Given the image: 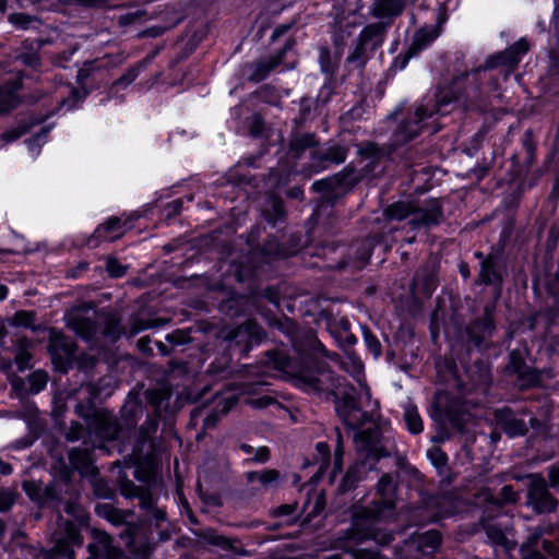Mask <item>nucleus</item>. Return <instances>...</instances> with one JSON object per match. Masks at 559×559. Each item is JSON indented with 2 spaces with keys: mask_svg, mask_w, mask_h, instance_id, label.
<instances>
[{
  "mask_svg": "<svg viewBox=\"0 0 559 559\" xmlns=\"http://www.w3.org/2000/svg\"><path fill=\"white\" fill-rule=\"evenodd\" d=\"M150 403L159 411L164 403L170 399L171 392L167 388L148 390L146 392Z\"/></svg>",
  "mask_w": 559,
  "mask_h": 559,
  "instance_id": "nucleus-36",
  "label": "nucleus"
},
{
  "mask_svg": "<svg viewBox=\"0 0 559 559\" xmlns=\"http://www.w3.org/2000/svg\"><path fill=\"white\" fill-rule=\"evenodd\" d=\"M486 535L490 539L491 543L496 545L507 546L508 539L506 537L504 532L493 524H488L485 527Z\"/></svg>",
  "mask_w": 559,
  "mask_h": 559,
  "instance_id": "nucleus-39",
  "label": "nucleus"
},
{
  "mask_svg": "<svg viewBox=\"0 0 559 559\" xmlns=\"http://www.w3.org/2000/svg\"><path fill=\"white\" fill-rule=\"evenodd\" d=\"M421 550H435L441 543V535L438 531L431 530L419 535L416 540Z\"/></svg>",
  "mask_w": 559,
  "mask_h": 559,
  "instance_id": "nucleus-30",
  "label": "nucleus"
},
{
  "mask_svg": "<svg viewBox=\"0 0 559 559\" xmlns=\"http://www.w3.org/2000/svg\"><path fill=\"white\" fill-rule=\"evenodd\" d=\"M11 385H12V389L13 391L19 395V396H24L26 393H28V389L26 390L25 386H24V381L23 379L19 378V377H14L12 380H11Z\"/></svg>",
  "mask_w": 559,
  "mask_h": 559,
  "instance_id": "nucleus-51",
  "label": "nucleus"
},
{
  "mask_svg": "<svg viewBox=\"0 0 559 559\" xmlns=\"http://www.w3.org/2000/svg\"><path fill=\"white\" fill-rule=\"evenodd\" d=\"M495 330L493 321L491 316L486 312L483 319L474 321L467 328V334L469 338L477 345H481V343L492 334Z\"/></svg>",
  "mask_w": 559,
  "mask_h": 559,
  "instance_id": "nucleus-17",
  "label": "nucleus"
},
{
  "mask_svg": "<svg viewBox=\"0 0 559 559\" xmlns=\"http://www.w3.org/2000/svg\"><path fill=\"white\" fill-rule=\"evenodd\" d=\"M17 90V83L8 88L0 90V111H7L15 107L17 104V97L14 95V93Z\"/></svg>",
  "mask_w": 559,
  "mask_h": 559,
  "instance_id": "nucleus-32",
  "label": "nucleus"
},
{
  "mask_svg": "<svg viewBox=\"0 0 559 559\" xmlns=\"http://www.w3.org/2000/svg\"><path fill=\"white\" fill-rule=\"evenodd\" d=\"M269 205H270V209H266L265 211L266 212L272 211L273 214L269 215L266 218L271 223L274 224L277 218H280V217H282L284 215L283 203H282V201L280 199L271 197L269 199Z\"/></svg>",
  "mask_w": 559,
  "mask_h": 559,
  "instance_id": "nucleus-41",
  "label": "nucleus"
},
{
  "mask_svg": "<svg viewBox=\"0 0 559 559\" xmlns=\"http://www.w3.org/2000/svg\"><path fill=\"white\" fill-rule=\"evenodd\" d=\"M266 357H267V360L265 362L276 369L283 370L288 365L286 356L283 355L282 353L267 352Z\"/></svg>",
  "mask_w": 559,
  "mask_h": 559,
  "instance_id": "nucleus-43",
  "label": "nucleus"
},
{
  "mask_svg": "<svg viewBox=\"0 0 559 559\" xmlns=\"http://www.w3.org/2000/svg\"><path fill=\"white\" fill-rule=\"evenodd\" d=\"M479 277L486 284H491L499 278L498 274L496 273L493 261L491 258H488L483 261Z\"/></svg>",
  "mask_w": 559,
  "mask_h": 559,
  "instance_id": "nucleus-37",
  "label": "nucleus"
},
{
  "mask_svg": "<svg viewBox=\"0 0 559 559\" xmlns=\"http://www.w3.org/2000/svg\"><path fill=\"white\" fill-rule=\"evenodd\" d=\"M510 368L525 384H534L538 380L537 374L525 365L518 352L510 354Z\"/></svg>",
  "mask_w": 559,
  "mask_h": 559,
  "instance_id": "nucleus-24",
  "label": "nucleus"
},
{
  "mask_svg": "<svg viewBox=\"0 0 559 559\" xmlns=\"http://www.w3.org/2000/svg\"><path fill=\"white\" fill-rule=\"evenodd\" d=\"M548 532L547 528L537 526L530 531L526 542L521 546V552L523 554V548H526V554L531 551H535L533 547L538 543L540 537Z\"/></svg>",
  "mask_w": 559,
  "mask_h": 559,
  "instance_id": "nucleus-38",
  "label": "nucleus"
},
{
  "mask_svg": "<svg viewBox=\"0 0 559 559\" xmlns=\"http://www.w3.org/2000/svg\"><path fill=\"white\" fill-rule=\"evenodd\" d=\"M497 419L500 428L512 438L524 436L528 431L526 423L508 408L499 411Z\"/></svg>",
  "mask_w": 559,
  "mask_h": 559,
  "instance_id": "nucleus-12",
  "label": "nucleus"
},
{
  "mask_svg": "<svg viewBox=\"0 0 559 559\" xmlns=\"http://www.w3.org/2000/svg\"><path fill=\"white\" fill-rule=\"evenodd\" d=\"M500 497L504 503H513L519 499L518 492L510 485H506L501 488Z\"/></svg>",
  "mask_w": 559,
  "mask_h": 559,
  "instance_id": "nucleus-48",
  "label": "nucleus"
},
{
  "mask_svg": "<svg viewBox=\"0 0 559 559\" xmlns=\"http://www.w3.org/2000/svg\"><path fill=\"white\" fill-rule=\"evenodd\" d=\"M158 427V415L147 416L143 425L139 429V442H146L156 431Z\"/></svg>",
  "mask_w": 559,
  "mask_h": 559,
  "instance_id": "nucleus-33",
  "label": "nucleus"
},
{
  "mask_svg": "<svg viewBox=\"0 0 559 559\" xmlns=\"http://www.w3.org/2000/svg\"><path fill=\"white\" fill-rule=\"evenodd\" d=\"M247 404L252 408L261 409L266 408L271 405L278 404L276 399L270 394H263L260 396H252L247 400Z\"/></svg>",
  "mask_w": 559,
  "mask_h": 559,
  "instance_id": "nucleus-40",
  "label": "nucleus"
},
{
  "mask_svg": "<svg viewBox=\"0 0 559 559\" xmlns=\"http://www.w3.org/2000/svg\"><path fill=\"white\" fill-rule=\"evenodd\" d=\"M13 504V499L9 493H0V512L8 511Z\"/></svg>",
  "mask_w": 559,
  "mask_h": 559,
  "instance_id": "nucleus-55",
  "label": "nucleus"
},
{
  "mask_svg": "<svg viewBox=\"0 0 559 559\" xmlns=\"http://www.w3.org/2000/svg\"><path fill=\"white\" fill-rule=\"evenodd\" d=\"M12 321L15 325L32 328L35 321V313L32 311H17Z\"/></svg>",
  "mask_w": 559,
  "mask_h": 559,
  "instance_id": "nucleus-42",
  "label": "nucleus"
},
{
  "mask_svg": "<svg viewBox=\"0 0 559 559\" xmlns=\"http://www.w3.org/2000/svg\"><path fill=\"white\" fill-rule=\"evenodd\" d=\"M141 507L143 509H154L153 508V498L150 493H144L141 496Z\"/></svg>",
  "mask_w": 559,
  "mask_h": 559,
  "instance_id": "nucleus-63",
  "label": "nucleus"
},
{
  "mask_svg": "<svg viewBox=\"0 0 559 559\" xmlns=\"http://www.w3.org/2000/svg\"><path fill=\"white\" fill-rule=\"evenodd\" d=\"M83 428L80 424H73L67 435L68 440L76 441L81 438Z\"/></svg>",
  "mask_w": 559,
  "mask_h": 559,
  "instance_id": "nucleus-54",
  "label": "nucleus"
},
{
  "mask_svg": "<svg viewBox=\"0 0 559 559\" xmlns=\"http://www.w3.org/2000/svg\"><path fill=\"white\" fill-rule=\"evenodd\" d=\"M295 510L293 504H283L275 510V514L280 516L290 515Z\"/></svg>",
  "mask_w": 559,
  "mask_h": 559,
  "instance_id": "nucleus-60",
  "label": "nucleus"
},
{
  "mask_svg": "<svg viewBox=\"0 0 559 559\" xmlns=\"http://www.w3.org/2000/svg\"><path fill=\"white\" fill-rule=\"evenodd\" d=\"M281 474L276 469H264L262 472L247 473V480L249 483L259 481L264 489L275 488L281 483Z\"/></svg>",
  "mask_w": 559,
  "mask_h": 559,
  "instance_id": "nucleus-25",
  "label": "nucleus"
},
{
  "mask_svg": "<svg viewBox=\"0 0 559 559\" xmlns=\"http://www.w3.org/2000/svg\"><path fill=\"white\" fill-rule=\"evenodd\" d=\"M150 328V324L146 323V322H143L142 320H134L131 325H130V330H129V336L132 337L134 335H136L138 333H140L141 331L145 330Z\"/></svg>",
  "mask_w": 559,
  "mask_h": 559,
  "instance_id": "nucleus-52",
  "label": "nucleus"
},
{
  "mask_svg": "<svg viewBox=\"0 0 559 559\" xmlns=\"http://www.w3.org/2000/svg\"><path fill=\"white\" fill-rule=\"evenodd\" d=\"M49 350L52 358H69L74 354L75 345L62 334L52 333L49 338Z\"/></svg>",
  "mask_w": 559,
  "mask_h": 559,
  "instance_id": "nucleus-19",
  "label": "nucleus"
},
{
  "mask_svg": "<svg viewBox=\"0 0 559 559\" xmlns=\"http://www.w3.org/2000/svg\"><path fill=\"white\" fill-rule=\"evenodd\" d=\"M384 216L390 221L408 218L412 229L431 228L443 221L442 206L439 200H430L424 205H418L409 200L396 201L384 210Z\"/></svg>",
  "mask_w": 559,
  "mask_h": 559,
  "instance_id": "nucleus-2",
  "label": "nucleus"
},
{
  "mask_svg": "<svg viewBox=\"0 0 559 559\" xmlns=\"http://www.w3.org/2000/svg\"><path fill=\"white\" fill-rule=\"evenodd\" d=\"M92 559H121L122 551L112 545L111 537L98 530L93 531V543L87 546Z\"/></svg>",
  "mask_w": 559,
  "mask_h": 559,
  "instance_id": "nucleus-9",
  "label": "nucleus"
},
{
  "mask_svg": "<svg viewBox=\"0 0 559 559\" xmlns=\"http://www.w3.org/2000/svg\"><path fill=\"white\" fill-rule=\"evenodd\" d=\"M69 460L73 468L86 475L94 472L91 453L87 449L73 448L69 451Z\"/></svg>",
  "mask_w": 559,
  "mask_h": 559,
  "instance_id": "nucleus-23",
  "label": "nucleus"
},
{
  "mask_svg": "<svg viewBox=\"0 0 559 559\" xmlns=\"http://www.w3.org/2000/svg\"><path fill=\"white\" fill-rule=\"evenodd\" d=\"M68 325L84 340H91L97 331L95 322L81 314L70 316L68 319Z\"/></svg>",
  "mask_w": 559,
  "mask_h": 559,
  "instance_id": "nucleus-20",
  "label": "nucleus"
},
{
  "mask_svg": "<svg viewBox=\"0 0 559 559\" xmlns=\"http://www.w3.org/2000/svg\"><path fill=\"white\" fill-rule=\"evenodd\" d=\"M543 547L546 552L552 556L555 559H559V548H557L551 542L544 540Z\"/></svg>",
  "mask_w": 559,
  "mask_h": 559,
  "instance_id": "nucleus-57",
  "label": "nucleus"
},
{
  "mask_svg": "<svg viewBox=\"0 0 559 559\" xmlns=\"http://www.w3.org/2000/svg\"><path fill=\"white\" fill-rule=\"evenodd\" d=\"M88 425L91 429L106 440H115L120 430L117 420L112 416L103 413L94 414Z\"/></svg>",
  "mask_w": 559,
  "mask_h": 559,
  "instance_id": "nucleus-11",
  "label": "nucleus"
},
{
  "mask_svg": "<svg viewBox=\"0 0 559 559\" xmlns=\"http://www.w3.org/2000/svg\"><path fill=\"white\" fill-rule=\"evenodd\" d=\"M98 323L104 325L102 333L110 341H116L120 337L122 328L120 325V319L115 314H99Z\"/></svg>",
  "mask_w": 559,
  "mask_h": 559,
  "instance_id": "nucleus-26",
  "label": "nucleus"
},
{
  "mask_svg": "<svg viewBox=\"0 0 559 559\" xmlns=\"http://www.w3.org/2000/svg\"><path fill=\"white\" fill-rule=\"evenodd\" d=\"M523 559H547L546 557H544L540 552L538 551H531V552H527L526 554V548L524 547L523 548Z\"/></svg>",
  "mask_w": 559,
  "mask_h": 559,
  "instance_id": "nucleus-64",
  "label": "nucleus"
},
{
  "mask_svg": "<svg viewBox=\"0 0 559 559\" xmlns=\"http://www.w3.org/2000/svg\"><path fill=\"white\" fill-rule=\"evenodd\" d=\"M450 100L445 99L442 92L435 96H426L419 105L416 106L414 119L404 121L394 133V143L403 144L418 135L425 126V121L433 118L436 115L443 116L449 112L447 107Z\"/></svg>",
  "mask_w": 559,
  "mask_h": 559,
  "instance_id": "nucleus-3",
  "label": "nucleus"
},
{
  "mask_svg": "<svg viewBox=\"0 0 559 559\" xmlns=\"http://www.w3.org/2000/svg\"><path fill=\"white\" fill-rule=\"evenodd\" d=\"M317 451L323 459H328L330 455V447L325 442H319L316 445Z\"/></svg>",
  "mask_w": 559,
  "mask_h": 559,
  "instance_id": "nucleus-61",
  "label": "nucleus"
},
{
  "mask_svg": "<svg viewBox=\"0 0 559 559\" xmlns=\"http://www.w3.org/2000/svg\"><path fill=\"white\" fill-rule=\"evenodd\" d=\"M342 368L346 371H349V366L352 368V371L356 374V376H360L361 372H362V362L354 357V356H349L347 360L345 361H342Z\"/></svg>",
  "mask_w": 559,
  "mask_h": 559,
  "instance_id": "nucleus-47",
  "label": "nucleus"
},
{
  "mask_svg": "<svg viewBox=\"0 0 559 559\" xmlns=\"http://www.w3.org/2000/svg\"><path fill=\"white\" fill-rule=\"evenodd\" d=\"M404 420L406 423L407 429L412 433H419L423 431V420L417 408L413 405L405 406L404 409Z\"/></svg>",
  "mask_w": 559,
  "mask_h": 559,
  "instance_id": "nucleus-28",
  "label": "nucleus"
},
{
  "mask_svg": "<svg viewBox=\"0 0 559 559\" xmlns=\"http://www.w3.org/2000/svg\"><path fill=\"white\" fill-rule=\"evenodd\" d=\"M262 337V329L251 320L223 332V338L225 341L235 342L237 345L243 344L246 348L253 343H259Z\"/></svg>",
  "mask_w": 559,
  "mask_h": 559,
  "instance_id": "nucleus-8",
  "label": "nucleus"
},
{
  "mask_svg": "<svg viewBox=\"0 0 559 559\" xmlns=\"http://www.w3.org/2000/svg\"><path fill=\"white\" fill-rule=\"evenodd\" d=\"M346 177H324L313 183V189L322 192L326 201H333L346 192L344 179Z\"/></svg>",
  "mask_w": 559,
  "mask_h": 559,
  "instance_id": "nucleus-16",
  "label": "nucleus"
},
{
  "mask_svg": "<svg viewBox=\"0 0 559 559\" xmlns=\"http://www.w3.org/2000/svg\"><path fill=\"white\" fill-rule=\"evenodd\" d=\"M297 385L307 392H332L335 395L336 413L350 429L358 428L370 421L371 417L362 412L350 392L340 391V379L325 366H319L316 371L305 370L296 379Z\"/></svg>",
  "mask_w": 559,
  "mask_h": 559,
  "instance_id": "nucleus-1",
  "label": "nucleus"
},
{
  "mask_svg": "<svg viewBox=\"0 0 559 559\" xmlns=\"http://www.w3.org/2000/svg\"><path fill=\"white\" fill-rule=\"evenodd\" d=\"M396 481L391 474H383L377 484L379 501L364 510L365 516L371 520H386L395 508Z\"/></svg>",
  "mask_w": 559,
  "mask_h": 559,
  "instance_id": "nucleus-4",
  "label": "nucleus"
},
{
  "mask_svg": "<svg viewBox=\"0 0 559 559\" xmlns=\"http://www.w3.org/2000/svg\"><path fill=\"white\" fill-rule=\"evenodd\" d=\"M29 346L31 342L26 338H21L19 341V347L15 354V362L20 371H24L29 367V361L32 359V354L28 350Z\"/></svg>",
  "mask_w": 559,
  "mask_h": 559,
  "instance_id": "nucleus-29",
  "label": "nucleus"
},
{
  "mask_svg": "<svg viewBox=\"0 0 559 559\" xmlns=\"http://www.w3.org/2000/svg\"><path fill=\"white\" fill-rule=\"evenodd\" d=\"M440 34V31L437 26H426V27H423L420 28L416 34H415V37H414V40H413V44H412V47L409 48V50L406 52V55L400 59V58H396L394 60V63H393V67L399 69V70H403L408 60L415 56L419 50L426 48L431 41H433Z\"/></svg>",
  "mask_w": 559,
  "mask_h": 559,
  "instance_id": "nucleus-10",
  "label": "nucleus"
},
{
  "mask_svg": "<svg viewBox=\"0 0 559 559\" xmlns=\"http://www.w3.org/2000/svg\"><path fill=\"white\" fill-rule=\"evenodd\" d=\"M336 447L334 451V456H343L344 448H343V438L341 431L336 428Z\"/></svg>",
  "mask_w": 559,
  "mask_h": 559,
  "instance_id": "nucleus-59",
  "label": "nucleus"
},
{
  "mask_svg": "<svg viewBox=\"0 0 559 559\" xmlns=\"http://www.w3.org/2000/svg\"><path fill=\"white\" fill-rule=\"evenodd\" d=\"M10 21L14 24L20 25L21 27H25L26 24L28 23L27 17L23 14L11 15Z\"/></svg>",
  "mask_w": 559,
  "mask_h": 559,
  "instance_id": "nucleus-62",
  "label": "nucleus"
},
{
  "mask_svg": "<svg viewBox=\"0 0 559 559\" xmlns=\"http://www.w3.org/2000/svg\"><path fill=\"white\" fill-rule=\"evenodd\" d=\"M364 340L370 353H372L374 357H379L381 355V344L378 338L368 330H365Z\"/></svg>",
  "mask_w": 559,
  "mask_h": 559,
  "instance_id": "nucleus-44",
  "label": "nucleus"
},
{
  "mask_svg": "<svg viewBox=\"0 0 559 559\" xmlns=\"http://www.w3.org/2000/svg\"><path fill=\"white\" fill-rule=\"evenodd\" d=\"M372 468L373 466H368L365 461L355 463L348 468L342 478L338 485V491L344 493L354 489L357 484L367 476L368 471H371Z\"/></svg>",
  "mask_w": 559,
  "mask_h": 559,
  "instance_id": "nucleus-15",
  "label": "nucleus"
},
{
  "mask_svg": "<svg viewBox=\"0 0 559 559\" xmlns=\"http://www.w3.org/2000/svg\"><path fill=\"white\" fill-rule=\"evenodd\" d=\"M239 449L247 455L246 461L252 463H265L270 460V450L267 447L253 448L247 443H240Z\"/></svg>",
  "mask_w": 559,
  "mask_h": 559,
  "instance_id": "nucleus-27",
  "label": "nucleus"
},
{
  "mask_svg": "<svg viewBox=\"0 0 559 559\" xmlns=\"http://www.w3.org/2000/svg\"><path fill=\"white\" fill-rule=\"evenodd\" d=\"M527 498L530 506L538 513L556 510L557 500L549 493L546 481L540 476H532Z\"/></svg>",
  "mask_w": 559,
  "mask_h": 559,
  "instance_id": "nucleus-7",
  "label": "nucleus"
},
{
  "mask_svg": "<svg viewBox=\"0 0 559 559\" xmlns=\"http://www.w3.org/2000/svg\"><path fill=\"white\" fill-rule=\"evenodd\" d=\"M382 41V26L380 24H371L366 26L358 39L356 47V57L365 55L368 49L379 46Z\"/></svg>",
  "mask_w": 559,
  "mask_h": 559,
  "instance_id": "nucleus-14",
  "label": "nucleus"
},
{
  "mask_svg": "<svg viewBox=\"0 0 559 559\" xmlns=\"http://www.w3.org/2000/svg\"><path fill=\"white\" fill-rule=\"evenodd\" d=\"M27 381L29 384L28 393L36 394L45 389L48 381V376L43 370H36L27 377Z\"/></svg>",
  "mask_w": 559,
  "mask_h": 559,
  "instance_id": "nucleus-34",
  "label": "nucleus"
},
{
  "mask_svg": "<svg viewBox=\"0 0 559 559\" xmlns=\"http://www.w3.org/2000/svg\"><path fill=\"white\" fill-rule=\"evenodd\" d=\"M48 131L49 129L44 127L35 135L26 140V147L33 157L38 155L41 146L46 143Z\"/></svg>",
  "mask_w": 559,
  "mask_h": 559,
  "instance_id": "nucleus-31",
  "label": "nucleus"
},
{
  "mask_svg": "<svg viewBox=\"0 0 559 559\" xmlns=\"http://www.w3.org/2000/svg\"><path fill=\"white\" fill-rule=\"evenodd\" d=\"M97 512L99 515L106 518L114 525H121L122 523H124V514L120 510L114 508L110 504L99 506L97 508Z\"/></svg>",
  "mask_w": 559,
  "mask_h": 559,
  "instance_id": "nucleus-35",
  "label": "nucleus"
},
{
  "mask_svg": "<svg viewBox=\"0 0 559 559\" xmlns=\"http://www.w3.org/2000/svg\"><path fill=\"white\" fill-rule=\"evenodd\" d=\"M528 50V44L525 39H520L504 52L499 53L497 56H492L488 60V67L492 68L499 64H506L508 67H513L520 60V56L526 53Z\"/></svg>",
  "mask_w": 559,
  "mask_h": 559,
  "instance_id": "nucleus-13",
  "label": "nucleus"
},
{
  "mask_svg": "<svg viewBox=\"0 0 559 559\" xmlns=\"http://www.w3.org/2000/svg\"><path fill=\"white\" fill-rule=\"evenodd\" d=\"M144 414V406L135 396H129L121 408V418L124 425L132 428L136 425L138 419Z\"/></svg>",
  "mask_w": 559,
  "mask_h": 559,
  "instance_id": "nucleus-21",
  "label": "nucleus"
},
{
  "mask_svg": "<svg viewBox=\"0 0 559 559\" xmlns=\"http://www.w3.org/2000/svg\"><path fill=\"white\" fill-rule=\"evenodd\" d=\"M404 9L402 0H377L372 4V15L379 19H390L399 15Z\"/></svg>",
  "mask_w": 559,
  "mask_h": 559,
  "instance_id": "nucleus-22",
  "label": "nucleus"
},
{
  "mask_svg": "<svg viewBox=\"0 0 559 559\" xmlns=\"http://www.w3.org/2000/svg\"><path fill=\"white\" fill-rule=\"evenodd\" d=\"M313 144H314L313 135L305 134V135L300 136L299 139L295 140V142L293 143V147H299V146L310 147Z\"/></svg>",
  "mask_w": 559,
  "mask_h": 559,
  "instance_id": "nucleus-53",
  "label": "nucleus"
},
{
  "mask_svg": "<svg viewBox=\"0 0 559 559\" xmlns=\"http://www.w3.org/2000/svg\"><path fill=\"white\" fill-rule=\"evenodd\" d=\"M86 91L73 90L70 85H60L55 88L53 93L44 97L43 106L47 108V115H52L58 110H71L76 106V103L86 96Z\"/></svg>",
  "mask_w": 559,
  "mask_h": 559,
  "instance_id": "nucleus-6",
  "label": "nucleus"
},
{
  "mask_svg": "<svg viewBox=\"0 0 559 559\" xmlns=\"http://www.w3.org/2000/svg\"><path fill=\"white\" fill-rule=\"evenodd\" d=\"M106 270L112 277H120L126 273V267L114 258L107 260Z\"/></svg>",
  "mask_w": 559,
  "mask_h": 559,
  "instance_id": "nucleus-46",
  "label": "nucleus"
},
{
  "mask_svg": "<svg viewBox=\"0 0 559 559\" xmlns=\"http://www.w3.org/2000/svg\"><path fill=\"white\" fill-rule=\"evenodd\" d=\"M354 559H382L377 552L366 550V549H356L353 551Z\"/></svg>",
  "mask_w": 559,
  "mask_h": 559,
  "instance_id": "nucleus-50",
  "label": "nucleus"
},
{
  "mask_svg": "<svg viewBox=\"0 0 559 559\" xmlns=\"http://www.w3.org/2000/svg\"><path fill=\"white\" fill-rule=\"evenodd\" d=\"M123 233L124 224L122 223V219L120 217L112 216L95 229L93 238L99 240H116L121 237Z\"/></svg>",
  "mask_w": 559,
  "mask_h": 559,
  "instance_id": "nucleus-18",
  "label": "nucleus"
},
{
  "mask_svg": "<svg viewBox=\"0 0 559 559\" xmlns=\"http://www.w3.org/2000/svg\"><path fill=\"white\" fill-rule=\"evenodd\" d=\"M548 477L551 487L559 485V465H554L549 468Z\"/></svg>",
  "mask_w": 559,
  "mask_h": 559,
  "instance_id": "nucleus-56",
  "label": "nucleus"
},
{
  "mask_svg": "<svg viewBox=\"0 0 559 559\" xmlns=\"http://www.w3.org/2000/svg\"><path fill=\"white\" fill-rule=\"evenodd\" d=\"M24 132L25 130L20 128L8 130L1 134V141L3 144H9L19 139Z\"/></svg>",
  "mask_w": 559,
  "mask_h": 559,
  "instance_id": "nucleus-49",
  "label": "nucleus"
},
{
  "mask_svg": "<svg viewBox=\"0 0 559 559\" xmlns=\"http://www.w3.org/2000/svg\"><path fill=\"white\" fill-rule=\"evenodd\" d=\"M523 145H524L525 150L527 151V154L531 156L534 152V144H533V138H532L531 131H527L524 134Z\"/></svg>",
  "mask_w": 559,
  "mask_h": 559,
  "instance_id": "nucleus-58",
  "label": "nucleus"
},
{
  "mask_svg": "<svg viewBox=\"0 0 559 559\" xmlns=\"http://www.w3.org/2000/svg\"><path fill=\"white\" fill-rule=\"evenodd\" d=\"M356 451L366 457L379 460L382 456H389L381 428L374 423L370 427L362 429L354 435Z\"/></svg>",
  "mask_w": 559,
  "mask_h": 559,
  "instance_id": "nucleus-5",
  "label": "nucleus"
},
{
  "mask_svg": "<svg viewBox=\"0 0 559 559\" xmlns=\"http://www.w3.org/2000/svg\"><path fill=\"white\" fill-rule=\"evenodd\" d=\"M284 51H282L278 56L274 57L271 61V63L266 67L263 64H258L257 73L254 74L257 80L263 79L272 69L277 67L281 63L282 55Z\"/></svg>",
  "mask_w": 559,
  "mask_h": 559,
  "instance_id": "nucleus-45",
  "label": "nucleus"
}]
</instances>
